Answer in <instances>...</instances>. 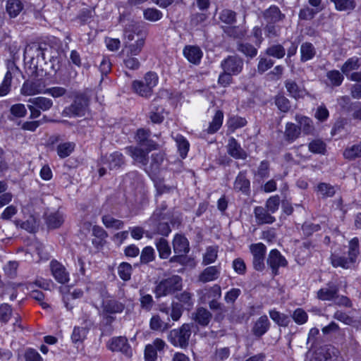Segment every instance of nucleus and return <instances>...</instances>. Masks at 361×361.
<instances>
[{
  "label": "nucleus",
  "mask_w": 361,
  "mask_h": 361,
  "mask_svg": "<svg viewBox=\"0 0 361 361\" xmlns=\"http://www.w3.org/2000/svg\"><path fill=\"white\" fill-rule=\"evenodd\" d=\"M161 215L160 211H154L150 218L145 222V225L149 228L146 231L140 226L130 228L132 238L135 240H140L144 234L150 238L155 234L167 236L171 230L167 222H160Z\"/></svg>",
  "instance_id": "f257e3e1"
},
{
  "label": "nucleus",
  "mask_w": 361,
  "mask_h": 361,
  "mask_svg": "<svg viewBox=\"0 0 361 361\" xmlns=\"http://www.w3.org/2000/svg\"><path fill=\"white\" fill-rule=\"evenodd\" d=\"M359 239L357 237L352 238L348 243V257L338 254L331 255V262L334 267L350 269L356 262L360 254Z\"/></svg>",
  "instance_id": "f03ea898"
},
{
  "label": "nucleus",
  "mask_w": 361,
  "mask_h": 361,
  "mask_svg": "<svg viewBox=\"0 0 361 361\" xmlns=\"http://www.w3.org/2000/svg\"><path fill=\"white\" fill-rule=\"evenodd\" d=\"M194 327L195 326L193 323L183 324L180 327L169 331L168 341L175 347L186 348L189 345V339Z\"/></svg>",
  "instance_id": "7ed1b4c3"
},
{
  "label": "nucleus",
  "mask_w": 361,
  "mask_h": 361,
  "mask_svg": "<svg viewBox=\"0 0 361 361\" xmlns=\"http://www.w3.org/2000/svg\"><path fill=\"white\" fill-rule=\"evenodd\" d=\"M182 278L178 275L161 280L156 286L154 293L157 298L173 294L182 289Z\"/></svg>",
  "instance_id": "20e7f679"
},
{
  "label": "nucleus",
  "mask_w": 361,
  "mask_h": 361,
  "mask_svg": "<svg viewBox=\"0 0 361 361\" xmlns=\"http://www.w3.org/2000/svg\"><path fill=\"white\" fill-rule=\"evenodd\" d=\"M250 250L252 255L253 268L258 271H262L265 269V255L267 247L262 243L252 244Z\"/></svg>",
  "instance_id": "39448f33"
},
{
  "label": "nucleus",
  "mask_w": 361,
  "mask_h": 361,
  "mask_svg": "<svg viewBox=\"0 0 361 361\" xmlns=\"http://www.w3.org/2000/svg\"><path fill=\"white\" fill-rule=\"evenodd\" d=\"M87 107V100L83 96H77L73 103L64 109L63 114L68 117L82 116Z\"/></svg>",
  "instance_id": "423d86ee"
},
{
  "label": "nucleus",
  "mask_w": 361,
  "mask_h": 361,
  "mask_svg": "<svg viewBox=\"0 0 361 361\" xmlns=\"http://www.w3.org/2000/svg\"><path fill=\"white\" fill-rule=\"evenodd\" d=\"M243 60L237 55L228 56L221 63V67L224 71H227L228 74L237 75L240 74L243 68Z\"/></svg>",
  "instance_id": "0eeeda50"
},
{
  "label": "nucleus",
  "mask_w": 361,
  "mask_h": 361,
  "mask_svg": "<svg viewBox=\"0 0 361 361\" xmlns=\"http://www.w3.org/2000/svg\"><path fill=\"white\" fill-rule=\"evenodd\" d=\"M124 292L121 291L119 298L123 300L110 299L103 302L102 312L104 314H120L126 308V300L124 299Z\"/></svg>",
  "instance_id": "6e6552de"
},
{
  "label": "nucleus",
  "mask_w": 361,
  "mask_h": 361,
  "mask_svg": "<svg viewBox=\"0 0 361 361\" xmlns=\"http://www.w3.org/2000/svg\"><path fill=\"white\" fill-rule=\"evenodd\" d=\"M267 263L274 276L279 274V268L286 267L288 265L286 258L276 249H273L269 252Z\"/></svg>",
  "instance_id": "1a4fd4ad"
},
{
  "label": "nucleus",
  "mask_w": 361,
  "mask_h": 361,
  "mask_svg": "<svg viewBox=\"0 0 361 361\" xmlns=\"http://www.w3.org/2000/svg\"><path fill=\"white\" fill-rule=\"evenodd\" d=\"M108 348L112 352H121L127 357L132 355V349L125 336H116L111 338L108 343Z\"/></svg>",
  "instance_id": "9d476101"
},
{
  "label": "nucleus",
  "mask_w": 361,
  "mask_h": 361,
  "mask_svg": "<svg viewBox=\"0 0 361 361\" xmlns=\"http://www.w3.org/2000/svg\"><path fill=\"white\" fill-rule=\"evenodd\" d=\"M45 90L44 82L42 80L36 79L25 81L21 87L20 93L25 96H32L44 94Z\"/></svg>",
  "instance_id": "9b49d317"
},
{
  "label": "nucleus",
  "mask_w": 361,
  "mask_h": 361,
  "mask_svg": "<svg viewBox=\"0 0 361 361\" xmlns=\"http://www.w3.org/2000/svg\"><path fill=\"white\" fill-rule=\"evenodd\" d=\"M150 135V130L140 128L137 130L135 136V140L138 145L147 149V151H152L158 147V144L149 139Z\"/></svg>",
  "instance_id": "f8f14e48"
},
{
  "label": "nucleus",
  "mask_w": 361,
  "mask_h": 361,
  "mask_svg": "<svg viewBox=\"0 0 361 361\" xmlns=\"http://www.w3.org/2000/svg\"><path fill=\"white\" fill-rule=\"evenodd\" d=\"M51 274L56 281L60 283H66L69 281V274L66 268L61 263L56 260L50 262Z\"/></svg>",
  "instance_id": "ddd939ff"
},
{
  "label": "nucleus",
  "mask_w": 361,
  "mask_h": 361,
  "mask_svg": "<svg viewBox=\"0 0 361 361\" xmlns=\"http://www.w3.org/2000/svg\"><path fill=\"white\" fill-rule=\"evenodd\" d=\"M145 41V36H140L136 39L134 42H126L124 47L122 49L121 54L123 55L137 56L141 52Z\"/></svg>",
  "instance_id": "4468645a"
},
{
  "label": "nucleus",
  "mask_w": 361,
  "mask_h": 361,
  "mask_svg": "<svg viewBox=\"0 0 361 361\" xmlns=\"http://www.w3.org/2000/svg\"><path fill=\"white\" fill-rule=\"evenodd\" d=\"M228 154L235 159H245L247 157L246 152L241 147L238 141L233 137L228 139L227 145Z\"/></svg>",
  "instance_id": "2eb2a0df"
},
{
  "label": "nucleus",
  "mask_w": 361,
  "mask_h": 361,
  "mask_svg": "<svg viewBox=\"0 0 361 361\" xmlns=\"http://www.w3.org/2000/svg\"><path fill=\"white\" fill-rule=\"evenodd\" d=\"M262 16L267 23H277L285 19V14L282 13L277 6L272 5L262 12Z\"/></svg>",
  "instance_id": "dca6fc26"
},
{
  "label": "nucleus",
  "mask_w": 361,
  "mask_h": 361,
  "mask_svg": "<svg viewBox=\"0 0 361 361\" xmlns=\"http://www.w3.org/2000/svg\"><path fill=\"white\" fill-rule=\"evenodd\" d=\"M254 214L257 225L271 224L276 219L266 208L257 206L254 209Z\"/></svg>",
  "instance_id": "f3484780"
},
{
  "label": "nucleus",
  "mask_w": 361,
  "mask_h": 361,
  "mask_svg": "<svg viewBox=\"0 0 361 361\" xmlns=\"http://www.w3.org/2000/svg\"><path fill=\"white\" fill-rule=\"evenodd\" d=\"M339 288L333 283H328L326 286L319 289L317 292V298L321 300H334L338 298Z\"/></svg>",
  "instance_id": "a211bd4d"
},
{
  "label": "nucleus",
  "mask_w": 361,
  "mask_h": 361,
  "mask_svg": "<svg viewBox=\"0 0 361 361\" xmlns=\"http://www.w3.org/2000/svg\"><path fill=\"white\" fill-rule=\"evenodd\" d=\"M270 325L267 316L262 315L255 322L252 328V332L256 337L260 338L269 331Z\"/></svg>",
  "instance_id": "6ab92c4d"
},
{
  "label": "nucleus",
  "mask_w": 361,
  "mask_h": 361,
  "mask_svg": "<svg viewBox=\"0 0 361 361\" xmlns=\"http://www.w3.org/2000/svg\"><path fill=\"white\" fill-rule=\"evenodd\" d=\"M184 56L188 61L193 64H199L202 57L203 53L201 49L197 46L187 45L183 50Z\"/></svg>",
  "instance_id": "aec40b11"
},
{
  "label": "nucleus",
  "mask_w": 361,
  "mask_h": 361,
  "mask_svg": "<svg viewBox=\"0 0 361 361\" xmlns=\"http://www.w3.org/2000/svg\"><path fill=\"white\" fill-rule=\"evenodd\" d=\"M284 85L288 95L295 99L303 97L306 94L305 89L292 79L286 80L284 82Z\"/></svg>",
  "instance_id": "412c9836"
},
{
  "label": "nucleus",
  "mask_w": 361,
  "mask_h": 361,
  "mask_svg": "<svg viewBox=\"0 0 361 361\" xmlns=\"http://www.w3.org/2000/svg\"><path fill=\"white\" fill-rule=\"evenodd\" d=\"M173 247L176 254L183 256L190 250L189 242L185 236L176 234L173 240Z\"/></svg>",
  "instance_id": "4be33fe9"
},
{
  "label": "nucleus",
  "mask_w": 361,
  "mask_h": 361,
  "mask_svg": "<svg viewBox=\"0 0 361 361\" xmlns=\"http://www.w3.org/2000/svg\"><path fill=\"white\" fill-rule=\"evenodd\" d=\"M102 162L104 164H107L110 170L117 169L124 164V157L121 153L115 152L109 156L103 157Z\"/></svg>",
  "instance_id": "5701e85b"
},
{
  "label": "nucleus",
  "mask_w": 361,
  "mask_h": 361,
  "mask_svg": "<svg viewBox=\"0 0 361 361\" xmlns=\"http://www.w3.org/2000/svg\"><path fill=\"white\" fill-rule=\"evenodd\" d=\"M212 317V313L204 307H198L192 314V319L201 326H207Z\"/></svg>",
  "instance_id": "b1692460"
},
{
  "label": "nucleus",
  "mask_w": 361,
  "mask_h": 361,
  "mask_svg": "<svg viewBox=\"0 0 361 361\" xmlns=\"http://www.w3.org/2000/svg\"><path fill=\"white\" fill-rule=\"evenodd\" d=\"M45 224L49 229L59 228L64 221L63 214L57 211L45 214Z\"/></svg>",
  "instance_id": "393cba45"
},
{
  "label": "nucleus",
  "mask_w": 361,
  "mask_h": 361,
  "mask_svg": "<svg viewBox=\"0 0 361 361\" xmlns=\"http://www.w3.org/2000/svg\"><path fill=\"white\" fill-rule=\"evenodd\" d=\"M220 275V267L211 266L205 268L199 276V281L202 283L213 281L217 279Z\"/></svg>",
  "instance_id": "a878e982"
},
{
  "label": "nucleus",
  "mask_w": 361,
  "mask_h": 361,
  "mask_svg": "<svg viewBox=\"0 0 361 361\" xmlns=\"http://www.w3.org/2000/svg\"><path fill=\"white\" fill-rule=\"evenodd\" d=\"M129 154L133 157V159L142 164L143 166L147 165L148 162V153L149 151H147V149H143L137 147H129L127 148Z\"/></svg>",
  "instance_id": "bb28decb"
},
{
  "label": "nucleus",
  "mask_w": 361,
  "mask_h": 361,
  "mask_svg": "<svg viewBox=\"0 0 361 361\" xmlns=\"http://www.w3.org/2000/svg\"><path fill=\"white\" fill-rule=\"evenodd\" d=\"M250 183L247 178L245 172H240L235 178L234 182V189L240 191L244 194H247L250 191Z\"/></svg>",
  "instance_id": "cd10ccee"
},
{
  "label": "nucleus",
  "mask_w": 361,
  "mask_h": 361,
  "mask_svg": "<svg viewBox=\"0 0 361 361\" xmlns=\"http://www.w3.org/2000/svg\"><path fill=\"white\" fill-rule=\"evenodd\" d=\"M295 121L300 125V131L302 130L305 134L310 135L314 133V127L311 118L302 115H296Z\"/></svg>",
  "instance_id": "c85d7f7f"
},
{
  "label": "nucleus",
  "mask_w": 361,
  "mask_h": 361,
  "mask_svg": "<svg viewBox=\"0 0 361 361\" xmlns=\"http://www.w3.org/2000/svg\"><path fill=\"white\" fill-rule=\"evenodd\" d=\"M300 61L306 62L312 59L316 54V49L314 45L308 42L302 43L300 49Z\"/></svg>",
  "instance_id": "c756f323"
},
{
  "label": "nucleus",
  "mask_w": 361,
  "mask_h": 361,
  "mask_svg": "<svg viewBox=\"0 0 361 361\" xmlns=\"http://www.w3.org/2000/svg\"><path fill=\"white\" fill-rule=\"evenodd\" d=\"M236 49L247 57L252 59L255 57L258 53L257 48L248 42H238Z\"/></svg>",
  "instance_id": "7c9ffc66"
},
{
  "label": "nucleus",
  "mask_w": 361,
  "mask_h": 361,
  "mask_svg": "<svg viewBox=\"0 0 361 361\" xmlns=\"http://www.w3.org/2000/svg\"><path fill=\"white\" fill-rule=\"evenodd\" d=\"M28 103L34 104L39 109L47 111L53 106V101L45 97H37L28 99Z\"/></svg>",
  "instance_id": "2f4dec72"
},
{
  "label": "nucleus",
  "mask_w": 361,
  "mask_h": 361,
  "mask_svg": "<svg viewBox=\"0 0 361 361\" xmlns=\"http://www.w3.org/2000/svg\"><path fill=\"white\" fill-rule=\"evenodd\" d=\"M269 317L278 326L286 327L290 323V318L287 314L277 311L276 309L269 311Z\"/></svg>",
  "instance_id": "473e14b6"
},
{
  "label": "nucleus",
  "mask_w": 361,
  "mask_h": 361,
  "mask_svg": "<svg viewBox=\"0 0 361 361\" xmlns=\"http://www.w3.org/2000/svg\"><path fill=\"white\" fill-rule=\"evenodd\" d=\"M15 224L16 226H19L29 233L36 232L38 228L36 218L33 215H30L25 221L16 220L15 221Z\"/></svg>",
  "instance_id": "72a5a7b5"
},
{
  "label": "nucleus",
  "mask_w": 361,
  "mask_h": 361,
  "mask_svg": "<svg viewBox=\"0 0 361 361\" xmlns=\"http://www.w3.org/2000/svg\"><path fill=\"white\" fill-rule=\"evenodd\" d=\"M224 119V114L222 111L218 110L216 111L212 121L209 123L207 132L209 134H214L217 132L221 127Z\"/></svg>",
  "instance_id": "f704fd0d"
},
{
  "label": "nucleus",
  "mask_w": 361,
  "mask_h": 361,
  "mask_svg": "<svg viewBox=\"0 0 361 361\" xmlns=\"http://www.w3.org/2000/svg\"><path fill=\"white\" fill-rule=\"evenodd\" d=\"M345 159L348 160H354L357 158L361 157V142L355 144L352 146L348 147L345 149L343 153Z\"/></svg>",
  "instance_id": "c9c22d12"
},
{
  "label": "nucleus",
  "mask_w": 361,
  "mask_h": 361,
  "mask_svg": "<svg viewBox=\"0 0 361 361\" xmlns=\"http://www.w3.org/2000/svg\"><path fill=\"white\" fill-rule=\"evenodd\" d=\"M23 5L20 0H8L6 11L11 18L16 17L23 10Z\"/></svg>",
  "instance_id": "e433bc0d"
},
{
  "label": "nucleus",
  "mask_w": 361,
  "mask_h": 361,
  "mask_svg": "<svg viewBox=\"0 0 361 361\" xmlns=\"http://www.w3.org/2000/svg\"><path fill=\"white\" fill-rule=\"evenodd\" d=\"M300 134V128L293 123H288L286 126L284 136L286 140L292 142L295 140Z\"/></svg>",
  "instance_id": "4c0bfd02"
},
{
  "label": "nucleus",
  "mask_w": 361,
  "mask_h": 361,
  "mask_svg": "<svg viewBox=\"0 0 361 361\" xmlns=\"http://www.w3.org/2000/svg\"><path fill=\"white\" fill-rule=\"evenodd\" d=\"M360 66V61L359 58L353 56L349 58L342 66L341 70L343 74L348 76V74L352 71L357 70Z\"/></svg>",
  "instance_id": "58836bf2"
},
{
  "label": "nucleus",
  "mask_w": 361,
  "mask_h": 361,
  "mask_svg": "<svg viewBox=\"0 0 361 361\" xmlns=\"http://www.w3.org/2000/svg\"><path fill=\"white\" fill-rule=\"evenodd\" d=\"M156 247L159 252L160 258L167 259L171 254V247L168 241L164 238H160L156 241Z\"/></svg>",
  "instance_id": "ea45409f"
},
{
  "label": "nucleus",
  "mask_w": 361,
  "mask_h": 361,
  "mask_svg": "<svg viewBox=\"0 0 361 361\" xmlns=\"http://www.w3.org/2000/svg\"><path fill=\"white\" fill-rule=\"evenodd\" d=\"M13 75L11 71L8 70L0 84V97L6 96L11 90Z\"/></svg>",
  "instance_id": "a19ab883"
},
{
  "label": "nucleus",
  "mask_w": 361,
  "mask_h": 361,
  "mask_svg": "<svg viewBox=\"0 0 361 361\" xmlns=\"http://www.w3.org/2000/svg\"><path fill=\"white\" fill-rule=\"evenodd\" d=\"M75 145L72 142L61 143L57 146L56 152L59 157L64 159L68 157L74 150Z\"/></svg>",
  "instance_id": "79ce46f5"
},
{
  "label": "nucleus",
  "mask_w": 361,
  "mask_h": 361,
  "mask_svg": "<svg viewBox=\"0 0 361 361\" xmlns=\"http://www.w3.org/2000/svg\"><path fill=\"white\" fill-rule=\"evenodd\" d=\"M335 5V8L339 11H353L355 6L356 3L355 0H330Z\"/></svg>",
  "instance_id": "37998d69"
},
{
  "label": "nucleus",
  "mask_w": 361,
  "mask_h": 361,
  "mask_svg": "<svg viewBox=\"0 0 361 361\" xmlns=\"http://www.w3.org/2000/svg\"><path fill=\"white\" fill-rule=\"evenodd\" d=\"M140 302L142 310L149 312L152 309L154 301L150 294H147L142 290H140Z\"/></svg>",
  "instance_id": "c03bdc74"
},
{
  "label": "nucleus",
  "mask_w": 361,
  "mask_h": 361,
  "mask_svg": "<svg viewBox=\"0 0 361 361\" xmlns=\"http://www.w3.org/2000/svg\"><path fill=\"white\" fill-rule=\"evenodd\" d=\"M149 326L152 330L165 331L170 328L168 323H165L161 320L159 315H154L152 317L149 322Z\"/></svg>",
  "instance_id": "a18cd8bd"
},
{
  "label": "nucleus",
  "mask_w": 361,
  "mask_h": 361,
  "mask_svg": "<svg viewBox=\"0 0 361 361\" xmlns=\"http://www.w3.org/2000/svg\"><path fill=\"white\" fill-rule=\"evenodd\" d=\"M218 251L217 246L207 247L203 256L202 264L208 265L214 262L218 257Z\"/></svg>",
  "instance_id": "49530a36"
},
{
  "label": "nucleus",
  "mask_w": 361,
  "mask_h": 361,
  "mask_svg": "<svg viewBox=\"0 0 361 361\" xmlns=\"http://www.w3.org/2000/svg\"><path fill=\"white\" fill-rule=\"evenodd\" d=\"M317 191L323 198L331 197L336 193L335 187L326 183H320L317 186Z\"/></svg>",
  "instance_id": "de8ad7c7"
},
{
  "label": "nucleus",
  "mask_w": 361,
  "mask_h": 361,
  "mask_svg": "<svg viewBox=\"0 0 361 361\" xmlns=\"http://www.w3.org/2000/svg\"><path fill=\"white\" fill-rule=\"evenodd\" d=\"M266 54L269 56L280 59L286 55V49L281 44H274L266 49Z\"/></svg>",
  "instance_id": "09e8293b"
},
{
  "label": "nucleus",
  "mask_w": 361,
  "mask_h": 361,
  "mask_svg": "<svg viewBox=\"0 0 361 361\" xmlns=\"http://www.w3.org/2000/svg\"><path fill=\"white\" fill-rule=\"evenodd\" d=\"M202 293L205 298L218 300L221 295V287L220 286L215 284L212 287L202 290Z\"/></svg>",
  "instance_id": "8fccbe9b"
},
{
  "label": "nucleus",
  "mask_w": 361,
  "mask_h": 361,
  "mask_svg": "<svg viewBox=\"0 0 361 361\" xmlns=\"http://www.w3.org/2000/svg\"><path fill=\"white\" fill-rule=\"evenodd\" d=\"M178 149L180 152V157L184 159L189 150V142L188 140L181 135H177L176 138Z\"/></svg>",
  "instance_id": "3c124183"
},
{
  "label": "nucleus",
  "mask_w": 361,
  "mask_h": 361,
  "mask_svg": "<svg viewBox=\"0 0 361 361\" xmlns=\"http://www.w3.org/2000/svg\"><path fill=\"white\" fill-rule=\"evenodd\" d=\"M147 85L142 80H134L132 83V88L133 91L141 97H149L152 94V90L146 92Z\"/></svg>",
  "instance_id": "603ef678"
},
{
  "label": "nucleus",
  "mask_w": 361,
  "mask_h": 361,
  "mask_svg": "<svg viewBox=\"0 0 361 361\" xmlns=\"http://www.w3.org/2000/svg\"><path fill=\"white\" fill-rule=\"evenodd\" d=\"M132 274V266L127 262H122L118 267V274L119 277L124 281L130 279Z\"/></svg>",
  "instance_id": "864d4df0"
},
{
  "label": "nucleus",
  "mask_w": 361,
  "mask_h": 361,
  "mask_svg": "<svg viewBox=\"0 0 361 361\" xmlns=\"http://www.w3.org/2000/svg\"><path fill=\"white\" fill-rule=\"evenodd\" d=\"M150 168L153 173H157L164 161V154L162 152L154 153L151 157Z\"/></svg>",
  "instance_id": "5fc2aeb1"
},
{
  "label": "nucleus",
  "mask_w": 361,
  "mask_h": 361,
  "mask_svg": "<svg viewBox=\"0 0 361 361\" xmlns=\"http://www.w3.org/2000/svg\"><path fill=\"white\" fill-rule=\"evenodd\" d=\"M102 222L107 228L120 229L123 226V222L116 219L111 215H104L102 217Z\"/></svg>",
  "instance_id": "6e6d98bb"
},
{
  "label": "nucleus",
  "mask_w": 361,
  "mask_h": 361,
  "mask_svg": "<svg viewBox=\"0 0 361 361\" xmlns=\"http://www.w3.org/2000/svg\"><path fill=\"white\" fill-rule=\"evenodd\" d=\"M143 16L145 20L156 22L162 18L163 13L157 8H148L144 10Z\"/></svg>",
  "instance_id": "4d7b16f0"
},
{
  "label": "nucleus",
  "mask_w": 361,
  "mask_h": 361,
  "mask_svg": "<svg viewBox=\"0 0 361 361\" xmlns=\"http://www.w3.org/2000/svg\"><path fill=\"white\" fill-rule=\"evenodd\" d=\"M13 314L12 307L8 303L0 305V323L6 324L10 320Z\"/></svg>",
  "instance_id": "13d9d810"
},
{
  "label": "nucleus",
  "mask_w": 361,
  "mask_h": 361,
  "mask_svg": "<svg viewBox=\"0 0 361 361\" xmlns=\"http://www.w3.org/2000/svg\"><path fill=\"white\" fill-rule=\"evenodd\" d=\"M274 102L277 108L283 113L288 112L290 109V102L284 95H276Z\"/></svg>",
  "instance_id": "bf43d9fd"
},
{
  "label": "nucleus",
  "mask_w": 361,
  "mask_h": 361,
  "mask_svg": "<svg viewBox=\"0 0 361 361\" xmlns=\"http://www.w3.org/2000/svg\"><path fill=\"white\" fill-rule=\"evenodd\" d=\"M308 149L314 154H324L326 152V144L322 140H314L309 143Z\"/></svg>",
  "instance_id": "052dcab7"
},
{
  "label": "nucleus",
  "mask_w": 361,
  "mask_h": 361,
  "mask_svg": "<svg viewBox=\"0 0 361 361\" xmlns=\"http://www.w3.org/2000/svg\"><path fill=\"white\" fill-rule=\"evenodd\" d=\"M87 330L83 327H75L71 335V339L73 343H82L86 338Z\"/></svg>",
  "instance_id": "680f3d73"
},
{
  "label": "nucleus",
  "mask_w": 361,
  "mask_h": 361,
  "mask_svg": "<svg viewBox=\"0 0 361 361\" xmlns=\"http://www.w3.org/2000/svg\"><path fill=\"white\" fill-rule=\"evenodd\" d=\"M163 109L159 108L156 106V104L153 102L152 104V109L149 113V118L154 123H161L164 121V116L161 115Z\"/></svg>",
  "instance_id": "e2e57ef3"
},
{
  "label": "nucleus",
  "mask_w": 361,
  "mask_h": 361,
  "mask_svg": "<svg viewBox=\"0 0 361 361\" xmlns=\"http://www.w3.org/2000/svg\"><path fill=\"white\" fill-rule=\"evenodd\" d=\"M247 124V121L245 118L233 116L227 121V125L229 128H231L232 130H235V129L243 128Z\"/></svg>",
  "instance_id": "0e129e2a"
},
{
  "label": "nucleus",
  "mask_w": 361,
  "mask_h": 361,
  "mask_svg": "<svg viewBox=\"0 0 361 361\" xmlns=\"http://www.w3.org/2000/svg\"><path fill=\"white\" fill-rule=\"evenodd\" d=\"M264 29L266 37L269 38L277 37L281 33V27L276 23H267Z\"/></svg>",
  "instance_id": "69168bd1"
},
{
  "label": "nucleus",
  "mask_w": 361,
  "mask_h": 361,
  "mask_svg": "<svg viewBox=\"0 0 361 361\" xmlns=\"http://www.w3.org/2000/svg\"><path fill=\"white\" fill-rule=\"evenodd\" d=\"M292 318L297 324L302 325L307 322L308 315L303 309L297 308L294 310Z\"/></svg>",
  "instance_id": "338daca9"
},
{
  "label": "nucleus",
  "mask_w": 361,
  "mask_h": 361,
  "mask_svg": "<svg viewBox=\"0 0 361 361\" xmlns=\"http://www.w3.org/2000/svg\"><path fill=\"white\" fill-rule=\"evenodd\" d=\"M310 361H336V359L327 351L321 349L314 353Z\"/></svg>",
  "instance_id": "774afa93"
}]
</instances>
